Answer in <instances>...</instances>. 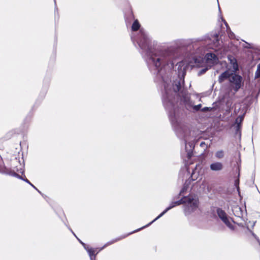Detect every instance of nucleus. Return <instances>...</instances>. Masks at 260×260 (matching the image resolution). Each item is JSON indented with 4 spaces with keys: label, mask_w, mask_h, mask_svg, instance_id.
Here are the masks:
<instances>
[{
    "label": "nucleus",
    "mask_w": 260,
    "mask_h": 260,
    "mask_svg": "<svg viewBox=\"0 0 260 260\" xmlns=\"http://www.w3.org/2000/svg\"><path fill=\"white\" fill-rule=\"evenodd\" d=\"M181 204L185 205L184 212L186 215H189L196 212L199 209V202L198 198L194 195H189L183 198L181 200L172 202L169 207L167 208L161 214H160L154 220H156L164 215L168 211L172 208Z\"/></svg>",
    "instance_id": "1"
},
{
    "label": "nucleus",
    "mask_w": 260,
    "mask_h": 260,
    "mask_svg": "<svg viewBox=\"0 0 260 260\" xmlns=\"http://www.w3.org/2000/svg\"><path fill=\"white\" fill-rule=\"evenodd\" d=\"M214 40H216V42L214 43V48L213 49L215 50L216 53L215 54L211 52L207 53L206 54L205 58L203 60L201 58H194V61L195 64H191L190 66L192 67L196 66L199 67H202L203 66L202 63L205 62V63H206L207 67H210L217 62L219 58L221 57L218 52V51L219 49L218 46L220 45L219 41L218 40V36L216 35L214 37Z\"/></svg>",
    "instance_id": "2"
},
{
    "label": "nucleus",
    "mask_w": 260,
    "mask_h": 260,
    "mask_svg": "<svg viewBox=\"0 0 260 260\" xmlns=\"http://www.w3.org/2000/svg\"><path fill=\"white\" fill-rule=\"evenodd\" d=\"M229 81L231 90L234 91L233 94H235L241 87L242 77L239 75L231 74V77H229Z\"/></svg>",
    "instance_id": "3"
},
{
    "label": "nucleus",
    "mask_w": 260,
    "mask_h": 260,
    "mask_svg": "<svg viewBox=\"0 0 260 260\" xmlns=\"http://www.w3.org/2000/svg\"><path fill=\"white\" fill-rule=\"evenodd\" d=\"M217 213L218 217L222 220V221L229 227L230 229H234V221L232 219L228 217L226 213L221 209H218L217 210Z\"/></svg>",
    "instance_id": "4"
},
{
    "label": "nucleus",
    "mask_w": 260,
    "mask_h": 260,
    "mask_svg": "<svg viewBox=\"0 0 260 260\" xmlns=\"http://www.w3.org/2000/svg\"><path fill=\"white\" fill-rule=\"evenodd\" d=\"M164 58V56L161 53H153L151 55L150 61L154 64L156 68L161 64V60Z\"/></svg>",
    "instance_id": "5"
},
{
    "label": "nucleus",
    "mask_w": 260,
    "mask_h": 260,
    "mask_svg": "<svg viewBox=\"0 0 260 260\" xmlns=\"http://www.w3.org/2000/svg\"><path fill=\"white\" fill-rule=\"evenodd\" d=\"M178 74L179 76L183 77L185 74V70L187 67L185 61L180 62L178 63Z\"/></svg>",
    "instance_id": "6"
},
{
    "label": "nucleus",
    "mask_w": 260,
    "mask_h": 260,
    "mask_svg": "<svg viewBox=\"0 0 260 260\" xmlns=\"http://www.w3.org/2000/svg\"><path fill=\"white\" fill-rule=\"evenodd\" d=\"M210 168L213 171H220L223 169V165L220 162H214L210 164Z\"/></svg>",
    "instance_id": "7"
},
{
    "label": "nucleus",
    "mask_w": 260,
    "mask_h": 260,
    "mask_svg": "<svg viewBox=\"0 0 260 260\" xmlns=\"http://www.w3.org/2000/svg\"><path fill=\"white\" fill-rule=\"evenodd\" d=\"M228 60L230 61L231 64L230 68L232 69L233 72H235L238 70V64L237 63L236 59L233 56H229Z\"/></svg>",
    "instance_id": "8"
},
{
    "label": "nucleus",
    "mask_w": 260,
    "mask_h": 260,
    "mask_svg": "<svg viewBox=\"0 0 260 260\" xmlns=\"http://www.w3.org/2000/svg\"><path fill=\"white\" fill-rule=\"evenodd\" d=\"M80 242L84 246V248L87 251L90 257V260H93L92 255H94L95 250L92 248H89L85 243H83L82 241L79 240Z\"/></svg>",
    "instance_id": "9"
},
{
    "label": "nucleus",
    "mask_w": 260,
    "mask_h": 260,
    "mask_svg": "<svg viewBox=\"0 0 260 260\" xmlns=\"http://www.w3.org/2000/svg\"><path fill=\"white\" fill-rule=\"evenodd\" d=\"M232 73H230L229 71H226L224 72L223 73H222L219 77V81L220 82H222L225 79L229 78L231 77Z\"/></svg>",
    "instance_id": "10"
},
{
    "label": "nucleus",
    "mask_w": 260,
    "mask_h": 260,
    "mask_svg": "<svg viewBox=\"0 0 260 260\" xmlns=\"http://www.w3.org/2000/svg\"><path fill=\"white\" fill-rule=\"evenodd\" d=\"M181 89L180 83L179 82H176L175 84L173 85L172 91L175 93H177V92Z\"/></svg>",
    "instance_id": "11"
},
{
    "label": "nucleus",
    "mask_w": 260,
    "mask_h": 260,
    "mask_svg": "<svg viewBox=\"0 0 260 260\" xmlns=\"http://www.w3.org/2000/svg\"><path fill=\"white\" fill-rule=\"evenodd\" d=\"M140 25L139 24L138 21L137 20H136L134 22V23L132 25V30L134 31H136L139 29V28H140Z\"/></svg>",
    "instance_id": "12"
},
{
    "label": "nucleus",
    "mask_w": 260,
    "mask_h": 260,
    "mask_svg": "<svg viewBox=\"0 0 260 260\" xmlns=\"http://www.w3.org/2000/svg\"><path fill=\"white\" fill-rule=\"evenodd\" d=\"M215 156L218 159H221L224 156V152L223 151H218L215 153Z\"/></svg>",
    "instance_id": "13"
},
{
    "label": "nucleus",
    "mask_w": 260,
    "mask_h": 260,
    "mask_svg": "<svg viewBox=\"0 0 260 260\" xmlns=\"http://www.w3.org/2000/svg\"><path fill=\"white\" fill-rule=\"evenodd\" d=\"M165 88L167 94V98L169 99V95L170 94H172V89H171L169 85H165Z\"/></svg>",
    "instance_id": "14"
},
{
    "label": "nucleus",
    "mask_w": 260,
    "mask_h": 260,
    "mask_svg": "<svg viewBox=\"0 0 260 260\" xmlns=\"http://www.w3.org/2000/svg\"><path fill=\"white\" fill-rule=\"evenodd\" d=\"M243 119V116H239L236 119V123L237 124L238 128H239L240 124Z\"/></svg>",
    "instance_id": "15"
},
{
    "label": "nucleus",
    "mask_w": 260,
    "mask_h": 260,
    "mask_svg": "<svg viewBox=\"0 0 260 260\" xmlns=\"http://www.w3.org/2000/svg\"><path fill=\"white\" fill-rule=\"evenodd\" d=\"M260 77V63L257 65V70L255 74V78H258Z\"/></svg>",
    "instance_id": "16"
},
{
    "label": "nucleus",
    "mask_w": 260,
    "mask_h": 260,
    "mask_svg": "<svg viewBox=\"0 0 260 260\" xmlns=\"http://www.w3.org/2000/svg\"><path fill=\"white\" fill-rule=\"evenodd\" d=\"M140 32L142 36L143 37L144 42H147V38L146 35L145 34V32L142 30H140Z\"/></svg>",
    "instance_id": "17"
},
{
    "label": "nucleus",
    "mask_w": 260,
    "mask_h": 260,
    "mask_svg": "<svg viewBox=\"0 0 260 260\" xmlns=\"http://www.w3.org/2000/svg\"><path fill=\"white\" fill-rule=\"evenodd\" d=\"M198 174L196 173L195 171H193L191 174V177L193 180H195L197 179Z\"/></svg>",
    "instance_id": "18"
},
{
    "label": "nucleus",
    "mask_w": 260,
    "mask_h": 260,
    "mask_svg": "<svg viewBox=\"0 0 260 260\" xmlns=\"http://www.w3.org/2000/svg\"><path fill=\"white\" fill-rule=\"evenodd\" d=\"M139 46L142 48V49H145L146 46L145 44H144V42L143 41L141 40L139 42H138Z\"/></svg>",
    "instance_id": "19"
},
{
    "label": "nucleus",
    "mask_w": 260,
    "mask_h": 260,
    "mask_svg": "<svg viewBox=\"0 0 260 260\" xmlns=\"http://www.w3.org/2000/svg\"><path fill=\"white\" fill-rule=\"evenodd\" d=\"M26 182L28 183V184H29L31 186H32L34 188H35L36 190H37L39 192H40L38 189L37 188L33 185L27 179H23Z\"/></svg>",
    "instance_id": "20"
},
{
    "label": "nucleus",
    "mask_w": 260,
    "mask_h": 260,
    "mask_svg": "<svg viewBox=\"0 0 260 260\" xmlns=\"http://www.w3.org/2000/svg\"><path fill=\"white\" fill-rule=\"evenodd\" d=\"M155 221V220H154V219L153 221H152L151 222H150V223H149V224H148L147 225H145V226H143V228H141V229H143V228H145V227H147L148 226H149V225H150L152 223H153V222H154ZM140 229L137 230V231H140Z\"/></svg>",
    "instance_id": "21"
},
{
    "label": "nucleus",
    "mask_w": 260,
    "mask_h": 260,
    "mask_svg": "<svg viewBox=\"0 0 260 260\" xmlns=\"http://www.w3.org/2000/svg\"><path fill=\"white\" fill-rule=\"evenodd\" d=\"M155 221V220H154V219L153 221H152L151 222H150V223H149V224H148L147 225H145V226H143V228H141V229H143V228H145V227H147L148 226H149V225H150L152 223H153V222H154ZM140 229L137 230V231H140Z\"/></svg>",
    "instance_id": "22"
},
{
    "label": "nucleus",
    "mask_w": 260,
    "mask_h": 260,
    "mask_svg": "<svg viewBox=\"0 0 260 260\" xmlns=\"http://www.w3.org/2000/svg\"><path fill=\"white\" fill-rule=\"evenodd\" d=\"M187 189V188L185 186H184V187L183 188V189L181 190L180 191V194H182L184 191L185 190H186Z\"/></svg>",
    "instance_id": "23"
},
{
    "label": "nucleus",
    "mask_w": 260,
    "mask_h": 260,
    "mask_svg": "<svg viewBox=\"0 0 260 260\" xmlns=\"http://www.w3.org/2000/svg\"><path fill=\"white\" fill-rule=\"evenodd\" d=\"M201 107V105L200 104V105H197L194 107V109L197 110H199Z\"/></svg>",
    "instance_id": "24"
},
{
    "label": "nucleus",
    "mask_w": 260,
    "mask_h": 260,
    "mask_svg": "<svg viewBox=\"0 0 260 260\" xmlns=\"http://www.w3.org/2000/svg\"><path fill=\"white\" fill-rule=\"evenodd\" d=\"M234 210H235V211H240V208L239 207L237 206V207H235L234 208L233 212H234Z\"/></svg>",
    "instance_id": "25"
},
{
    "label": "nucleus",
    "mask_w": 260,
    "mask_h": 260,
    "mask_svg": "<svg viewBox=\"0 0 260 260\" xmlns=\"http://www.w3.org/2000/svg\"><path fill=\"white\" fill-rule=\"evenodd\" d=\"M207 70H208V68H205V69H204L202 70L201 71V73H201V74L204 73H205V72Z\"/></svg>",
    "instance_id": "26"
},
{
    "label": "nucleus",
    "mask_w": 260,
    "mask_h": 260,
    "mask_svg": "<svg viewBox=\"0 0 260 260\" xmlns=\"http://www.w3.org/2000/svg\"><path fill=\"white\" fill-rule=\"evenodd\" d=\"M14 176H16V177H18V178H20V179H22V178L20 176H19L18 174H16V173H14Z\"/></svg>",
    "instance_id": "27"
},
{
    "label": "nucleus",
    "mask_w": 260,
    "mask_h": 260,
    "mask_svg": "<svg viewBox=\"0 0 260 260\" xmlns=\"http://www.w3.org/2000/svg\"><path fill=\"white\" fill-rule=\"evenodd\" d=\"M245 47H247V48H251V46L250 44H247V45L245 46Z\"/></svg>",
    "instance_id": "28"
},
{
    "label": "nucleus",
    "mask_w": 260,
    "mask_h": 260,
    "mask_svg": "<svg viewBox=\"0 0 260 260\" xmlns=\"http://www.w3.org/2000/svg\"><path fill=\"white\" fill-rule=\"evenodd\" d=\"M222 20L224 21V24L228 27V23H226V22L225 20H224L222 18Z\"/></svg>",
    "instance_id": "29"
},
{
    "label": "nucleus",
    "mask_w": 260,
    "mask_h": 260,
    "mask_svg": "<svg viewBox=\"0 0 260 260\" xmlns=\"http://www.w3.org/2000/svg\"><path fill=\"white\" fill-rule=\"evenodd\" d=\"M234 214H235L236 216H240V214H239V213L236 214V213H234Z\"/></svg>",
    "instance_id": "30"
},
{
    "label": "nucleus",
    "mask_w": 260,
    "mask_h": 260,
    "mask_svg": "<svg viewBox=\"0 0 260 260\" xmlns=\"http://www.w3.org/2000/svg\"><path fill=\"white\" fill-rule=\"evenodd\" d=\"M229 36H230V37L232 38V37H233V34H232V33H230V34H229Z\"/></svg>",
    "instance_id": "31"
},
{
    "label": "nucleus",
    "mask_w": 260,
    "mask_h": 260,
    "mask_svg": "<svg viewBox=\"0 0 260 260\" xmlns=\"http://www.w3.org/2000/svg\"><path fill=\"white\" fill-rule=\"evenodd\" d=\"M204 145H205V143L202 142V143H201V146H203Z\"/></svg>",
    "instance_id": "32"
}]
</instances>
